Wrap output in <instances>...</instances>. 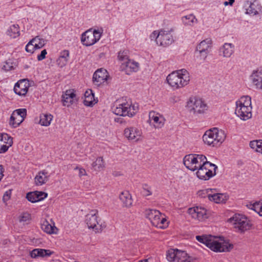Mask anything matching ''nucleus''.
<instances>
[{
	"label": "nucleus",
	"instance_id": "1",
	"mask_svg": "<svg viewBox=\"0 0 262 262\" xmlns=\"http://www.w3.org/2000/svg\"><path fill=\"white\" fill-rule=\"evenodd\" d=\"M196 240L214 252H227L233 248V245L220 237L211 235H197Z\"/></svg>",
	"mask_w": 262,
	"mask_h": 262
},
{
	"label": "nucleus",
	"instance_id": "2",
	"mask_svg": "<svg viewBox=\"0 0 262 262\" xmlns=\"http://www.w3.org/2000/svg\"><path fill=\"white\" fill-rule=\"evenodd\" d=\"M139 110V105L132 103L130 100L121 98L118 100L113 108V113L118 116L123 117L134 116Z\"/></svg>",
	"mask_w": 262,
	"mask_h": 262
},
{
	"label": "nucleus",
	"instance_id": "3",
	"mask_svg": "<svg viewBox=\"0 0 262 262\" xmlns=\"http://www.w3.org/2000/svg\"><path fill=\"white\" fill-rule=\"evenodd\" d=\"M166 81L170 86L177 90L188 84L190 81V75L185 69L177 70L167 76Z\"/></svg>",
	"mask_w": 262,
	"mask_h": 262
},
{
	"label": "nucleus",
	"instance_id": "4",
	"mask_svg": "<svg viewBox=\"0 0 262 262\" xmlns=\"http://www.w3.org/2000/svg\"><path fill=\"white\" fill-rule=\"evenodd\" d=\"M226 138L225 132L216 127L206 130L202 137L204 143L212 147L220 145L225 141Z\"/></svg>",
	"mask_w": 262,
	"mask_h": 262
},
{
	"label": "nucleus",
	"instance_id": "5",
	"mask_svg": "<svg viewBox=\"0 0 262 262\" xmlns=\"http://www.w3.org/2000/svg\"><path fill=\"white\" fill-rule=\"evenodd\" d=\"M235 113L243 120H247L251 118V98L249 96H243L236 101Z\"/></svg>",
	"mask_w": 262,
	"mask_h": 262
},
{
	"label": "nucleus",
	"instance_id": "6",
	"mask_svg": "<svg viewBox=\"0 0 262 262\" xmlns=\"http://www.w3.org/2000/svg\"><path fill=\"white\" fill-rule=\"evenodd\" d=\"M173 31V29L156 30L150 34L149 38L151 40H155L158 46L166 47L171 45L174 41L172 34Z\"/></svg>",
	"mask_w": 262,
	"mask_h": 262
},
{
	"label": "nucleus",
	"instance_id": "7",
	"mask_svg": "<svg viewBox=\"0 0 262 262\" xmlns=\"http://www.w3.org/2000/svg\"><path fill=\"white\" fill-rule=\"evenodd\" d=\"M206 157L202 154H189L184 157L183 163L186 167L194 171L207 160Z\"/></svg>",
	"mask_w": 262,
	"mask_h": 262
},
{
	"label": "nucleus",
	"instance_id": "8",
	"mask_svg": "<svg viewBox=\"0 0 262 262\" xmlns=\"http://www.w3.org/2000/svg\"><path fill=\"white\" fill-rule=\"evenodd\" d=\"M145 214L151 224L157 228L164 229L168 226V222L159 211L148 209L145 211Z\"/></svg>",
	"mask_w": 262,
	"mask_h": 262
},
{
	"label": "nucleus",
	"instance_id": "9",
	"mask_svg": "<svg viewBox=\"0 0 262 262\" xmlns=\"http://www.w3.org/2000/svg\"><path fill=\"white\" fill-rule=\"evenodd\" d=\"M166 258L169 262H195V258L189 255L185 251L178 249L168 251Z\"/></svg>",
	"mask_w": 262,
	"mask_h": 262
},
{
	"label": "nucleus",
	"instance_id": "10",
	"mask_svg": "<svg viewBox=\"0 0 262 262\" xmlns=\"http://www.w3.org/2000/svg\"><path fill=\"white\" fill-rule=\"evenodd\" d=\"M228 222L234 228L241 232H244L250 229L251 224L248 218L241 214H235L228 219Z\"/></svg>",
	"mask_w": 262,
	"mask_h": 262
},
{
	"label": "nucleus",
	"instance_id": "11",
	"mask_svg": "<svg viewBox=\"0 0 262 262\" xmlns=\"http://www.w3.org/2000/svg\"><path fill=\"white\" fill-rule=\"evenodd\" d=\"M186 107L190 113L193 114H203L208 108L206 103L201 98L196 97L189 98Z\"/></svg>",
	"mask_w": 262,
	"mask_h": 262
},
{
	"label": "nucleus",
	"instance_id": "12",
	"mask_svg": "<svg viewBox=\"0 0 262 262\" xmlns=\"http://www.w3.org/2000/svg\"><path fill=\"white\" fill-rule=\"evenodd\" d=\"M103 30H93L90 29L82 33L81 41L82 44L86 46H90L94 45L100 39Z\"/></svg>",
	"mask_w": 262,
	"mask_h": 262
},
{
	"label": "nucleus",
	"instance_id": "13",
	"mask_svg": "<svg viewBox=\"0 0 262 262\" xmlns=\"http://www.w3.org/2000/svg\"><path fill=\"white\" fill-rule=\"evenodd\" d=\"M216 169L217 166L207 161V160L204 164H202L196 170V174L199 179L207 180L215 175Z\"/></svg>",
	"mask_w": 262,
	"mask_h": 262
},
{
	"label": "nucleus",
	"instance_id": "14",
	"mask_svg": "<svg viewBox=\"0 0 262 262\" xmlns=\"http://www.w3.org/2000/svg\"><path fill=\"white\" fill-rule=\"evenodd\" d=\"M86 223L89 228L93 229L96 232L101 230V225L100 224V219L97 210H92L86 215Z\"/></svg>",
	"mask_w": 262,
	"mask_h": 262
},
{
	"label": "nucleus",
	"instance_id": "15",
	"mask_svg": "<svg viewBox=\"0 0 262 262\" xmlns=\"http://www.w3.org/2000/svg\"><path fill=\"white\" fill-rule=\"evenodd\" d=\"M124 135L128 140L133 142H140L143 139L142 130L135 126L125 128L124 130Z\"/></svg>",
	"mask_w": 262,
	"mask_h": 262
},
{
	"label": "nucleus",
	"instance_id": "16",
	"mask_svg": "<svg viewBox=\"0 0 262 262\" xmlns=\"http://www.w3.org/2000/svg\"><path fill=\"white\" fill-rule=\"evenodd\" d=\"M149 124L156 129L163 127L165 123V119L163 115L156 111H150L149 113Z\"/></svg>",
	"mask_w": 262,
	"mask_h": 262
},
{
	"label": "nucleus",
	"instance_id": "17",
	"mask_svg": "<svg viewBox=\"0 0 262 262\" xmlns=\"http://www.w3.org/2000/svg\"><path fill=\"white\" fill-rule=\"evenodd\" d=\"M187 213L194 219L203 221L208 217L207 210L202 207H194L188 209Z\"/></svg>",
	"mask_w": 262,
	"mask_h": 262
},
{
	"label": "nucleus",
	"instance_id": "18",
	"mask_svg": "<svg viewBox=\"0 0 262 262\" xmlns=\"http://www.w3.org/2000/svg\"><path fill=\"white\" fill-rule=\"evenodd\" d=\"M249 80L257 90L262 91V69H256L252 71Z\"/></svg>",
	"mask_w": 262,
	"mask_h": 262
},
{
	"label": "nucleus",
	"instance_id": "19",
	"mask_svg": "<svg viewBox=\"0 0 262 262\" xmlns=\"http://www.w3.org/2000/svg\"><path fill=\"white\" fill-rule=\"evenodd\" d=\"M109 75L107 71L103 68L98 69L93 74V79L94 84L100 85L106 82Z\"/></svg>",
	"mask_w": 262,
	"mask_h": 262
},
{
	"label": "nucleus",
	"instance_id": "20",
	"mask_svg": "<svg viewBox=\"0 0 262 262\" xmlns=\"http://www.w3.org/2000/svg\"><path fill=\"white\" fill-rule=\"evenodd\" d=\"M62 103L64 106L69 107L76 103L78 100L75 91L73 89H69L63 94L62 96Z\"/></svg>",
	"mask_w": 262,
	"mask_h": 262
},
{
	"label": "nucleus",
	"instance_id": "21",
	"mask_svg": "<svg viewBox=\"0 0 262 262\" xmlns=\"http://www.w3.org/2000/svg\"><path fill=\"white\" fill-rule=\"evenodd\" d=\"M30 86L29 81L27 79H21L16 82L14 86L15 93L20 96L26 95Z\"/></svg>",
	"mask_w": 262,
	"mask_h": 262
},
{
	"label": "nucleus",
	"instance_id": "22",
	"mask_svg": "<svg viewBox=\"0 0 262 262\" xmlns=\"http://www.w3.org/2000/svg\"><path fill=\"white\" fill-rule=\"evenodd\" d=\"M13 144V138L6 133H0V154L5 153Z\"/></svg>",
	"mask_w": 262,
	"mask_h": 262
},
{
	"label": "nucleus",
	"instance_id": "23",
	"mask_svg": "<svg viewBox=\"0 0 262 262\" xmlns=\"http://www.w3.org/2000/svg\"><path fill=\"white\" fill-rule=\"evenodd\" d=\"M121 68L126 74L129 75L133 72L139 71L140 64L138 62L129 59L126 62L121 63Z\"/></svg>",
	"mask_w": 262,
	"mask_h": 262
},
{
	"label": "nucleus",
	"instance_id": "24",
	"mask_svg": "<svg viewBox=\"0 0 262 262\" xmlns=\"http://www.w3.org/2000/svg\"><path fill=\"white\" fill-rule=\"evenodd\" d=\"M212 47V40L210 38H206L200 42L196 47V50L199 51L201 55L204 60L210 52Z\"/></svg>",
	"mask_w": 262,
	"mask_h": 262
},
{
	"label": "nucleus",
	"instance_id": "25",
	"mask_svg": "<svg viewBox=\"0 0 262 262\" xmlns=\"http://www.w3.org/2000/svg\"><path fill=\"white\" fill-rule=\"evenodd\" d=\"M235 47L231 43H225L219 50L220 55L224 58H230L234 53Z\"/></svg>",
	"mask_w": 262,
	"mask_h": 262
},
{
	"label": "nucleus",
	"instance_id": "26",
	"mask_svg": "<svg viewBox=\"0 0 262 262\" xmlns=\"http://www.w3.org/2000/svg\"><path fill=\"white\" fill-rule=\"evenodd\" d=\"M48 194L42 191H34L27 193L26 198L28 200L32 203L41 201L46 198Z\"/></svg>",
	"mask_w": 262,
	"mask_h": 262
},
{
	"label": "nucleus",
	"instance_id": "27",
	"mask_svg": "<svg viewBox=\"0 0 262 262\" xmlns=\"http://www.w3.org/2000/svg\"><path fill=\"white\" fill-rule=\"evenodd\" d=\"M119 199L124 207L129 208L132 206L133 200L132 196L127 191L122 192L119 195Z\"/></svg>",
	"mask_w": 262,
	"mask_h": 262
},
{
	"label": "nucleus",
	"instance_id": "28",
	"mask_svg": "<svg viewBox=\"0 0 262 262\" xmlns=\"http://www.w3.org/2000/svg\"><path fill=\"white\" fill-rule=\"evenodd\" d=\"M50 175L46 170H43L38 172L35 177V183L36 185L41 186L49 180Z\"/></svg>",
	"mask_w": 262,
	"mask_h": 262
},
{
	"label": "nucleus",
	"instance_id": "29",
	"mask_svg": "<svg viewBox=\"0 0 262 262\" xmlns=\"http://www.w3.org/2000/svg\"><path fill=\"white\" fill-rule=\"evenodd\" d=\"M41 228L45 232L49 234H57V228L54 224H50L47 220H43L41 222Z\"/></svg>",
	"mask_w": 262,
	"mask_h": 262
},
{
	"label": "nucleus",
	"instance_id": "30",
	"mask_svg": "<svg viewBox=\"0 0 262 262\" xmlns=\"http://www.w3.org/2000/svg\"><path fill=\"white\" fill-rule=\"evenodd\" d=\"M54 252L50 250L43 249H35L30 252V256L32 258H35L37 257H49Z\"/></svg>",
	"mask_w": 262,
	"mask_h": 262
},
{
	"label": "nucleus",
	"instance_id": "31",
	"mask_svg": "<svg viewBox=\"0 0 262 262\" xmlns=\"http://www.w3.org/2000/svg\"><path fill=\"white\" fill-rule=\"evenodd\" d=\"M212 191L211 194H209V200L215 203H224L228 199V196L225 193H215Z\"/></svg>",
	"mask_w": 262,
	"mask_h": 262
},
{
	"label": "nucleus",
	"instance_id": "32",
	"mask_svg": "<svg viewBox=\"0 0 262 262\" xmlns=\"http://www.w3.org/2000/svg\"><path fill=\"white\" fill-rule=\"evenodd\" d=\"M83 103L85 106H92L97 103V101L94 97V94L91 90L85 91Z\"/></svg>",
	"mask_w": 262,
	"mask_h": 262
},
{
	"label": "nucleus",
	"instance_id": "33",
	"mask_svg": "<svg viewBox=\"0 0 262 262\" xmlns=\"http://www.w3.org/2000/svg\"><path fill=\"white\" fill-rule=\"evenodd\" d=\"M70 53L68 50L62 51L58 58L56 60L57 64L60 68L64 67L67 64L69 59Z\"/></svg>",
	"mask_w": 262,
	"mask_h": 262
},
{
	"label": "nucleus",
	"instance_id": "34",
	"mask_svg": "<svg viewBox=\"0 0 262 262\" xmlns=\"http://www.w3.org/2000/svg\"><path fill=\"white\" fill-rule=\"evenodd\" d=\"M40 125L43 126H49L53 119V116L49 113H42L39 116Z\"/></svg>",
	"mask_w": 262,
	"mask_h": 262
},
{
	"label": "nucleus",
	"instance_id": "35",
	"mask_svg": "<svg viewBox=\"0 0 262 262\" xmlns=\"http://www.w3.org/2000/svg\"><path fill=\"white\" fill-rule=\"evenodd\" d=\"M6 34L11 38H15L20 35L19 27L17 24H14L7 29Z\"/></svg>",
	"mask_w": 262,
	"mask_h": 262
},
{
	"label": "nucleus",
	"instance_id": "36",
	"mask_svg": "<svg viewBox=\"0 0 262 262\" xmlns=\"http://www.w3.org/2000/svg\"><path fill=\"white\" fill-rule=\"evenodd\" d=\"M247 4L249 5V7L246 9L247 14L256 15L259 12L262 13V7L260 6L257 5L255 8V5L249 1L247 2Z\"/></svg>",
	"mask_w": 262,
	"mask_h": 262
},
{
	"label": "nucleus",
	"instance_id": "37",
	"mask_svg": "<svg viewBox=\"0 0 262 262\" xmlns=\"http://www.w3.org/2000/svg\"><path fill=\"white\" fill-rule=\"evenodd\" d=\"M181 20L183 24L185 26H193L198 23V19L192 14H190L182 17Z\"/></svg>",
	"mask_w": 262,
	"mask_h": 262
},
{
	"label": "nucleus",
	"instance_id": "38",
	"mask_svg": "<svg viewBox=\"0 0 262 262\" xmlns=\"http://www.w3.org/2000/svg\"><path fill=\"white\" fill-rule=\"evenodd\" d=\"M94 170L100 171L105 167V163L102 157H98L92 164Z\"/></svg>",
	"mask_w": 262,
	"mask_h": 262
},
{
	"label": "nucleus",
	"instance_id": "39",
	"mask_svg": "<svg viewBox=\"0 0 262 262\" xmlns=\"http://www.w3.org/2000/svg\"><path fill=\"white\" fill-rule=\"evenodd\" d=\"M247 206L250 209L255 211L260 216H262V200L253 203H250Z\"/></svg>",
	"mask_w": 262,
	"mask_h": 262
},
{
	"label": "nucleus",
	"instance_id": "40",
	"mask_svg": "<svg viewBox=\"0 0 262 262\" xmlns=\"http://www.w3.org/2000/svg\"><path fill=\"white\" fill-rule=\"evenodd\" d=\"M23 121V118H20L19 116L14 115L13 114H12L10 118L9 124L11 127L16 128Z\"/></svg>",
	"mask_w": 262,
	"mask_h": 262
},
{
	"label": "nucleus",
	"instance_id": "41",
	"mask_svg": "<svg viewBox=\"0 0 262 262\" xmlns=\"http://www.w3.org/2000/svg\"><path fill=\"white\" fill-rule=\"evenodd\" d=\"M249 145L254 151L262 154V140L252 141Z\"/></svg>",
	"mask_w": 262,
	"mask_h": 262
},
{
	"label": "nucleus",
	"instance_id": "42",
	"mask_svg": "<svg viewBox=\"0 0 262 262\" xmlns=\"http://www.w3.org/2000/svg\"><path fill=\"white\" fill-rule=\"evenodd\" d=\"M32 42L34 43L36 49H39L43 47L45 45V41L43 39H41L36 37L32 39Z\"/></svg>",
	"mask_w": 262,
	"mask_h": 262
},
{
	"label": "nucleus",
	"instance_id": "43",
	"mask_svg": "<svg viewBox=\"0 0 262 262\" xmlns=\"http://www.w3.org/2000/svg\"><path fill=\"white\" fill-rule=\"evenodd\" d=\"M118 58L121 63L126 62L129 59L127 51H120L118 53Z\"/></svg>",
	"mask_w": 262,
	"mask_h": 262
},
{
	"label": "nucleus",
	"instance_id": "44",
	"mask_svg": "<svg viewBox=\"0 0 262 262\" xmlns=\"http://www.w3.org/2000/svg\"><path fill=\"white\" fill-rule=\"evenodd\" d=\"M142 191L143 195L145 196L151 195L152 194L151 188L150 186L146 184H144L142 186Z\"/></svg>",
	"mask_w": 262,
	"mask_h": 262
},
{
	"label": "nucleus",
	"instance_id": "45",
	"mask_svg": "<svg viewBox=\"0 0 262 262\" xmlns=\"http://www.w3.org/2000/svg\"><path fill=\"white\" fill-rule=\"evenodd\" d=\"M12 114L14 115L19 116L20 118H23L24 120L27 115V110L26 108L17 109L14 111Z\"/></svg>",
	"mask_w": 262,
	"mask_h": 262
},
{
	"label": "nucleus",
	"instance_id": "46",
	"mask_svg": "<svg viewBox=\"0 0 262 262\" xmlns=\"http://www.w3.org/2000/svg\"><path fill=\"white\" fill-rule=\"evenodd\" d=\"M213 190H214L209 188L202 190L198 192V195L202 198L207 197L209 199V194H211V193L212 192Z\"/></svg>",
	"mask_w": 262,
	"mask_h": 262
},
{
	"label": "nucleus",
	"instance_id": "47",
	"mask_svg": "<svg viewBox=\"0 0 262 262\" xmlns=\"http://www.w3.org/2000/svg\"><path fill=\"white\" fill-rule=\"evenodd\" d=\"M31 219V215L29 213L24 212L19 216V221L23 223H27Z\"/></svg>",
	"mask_w": 262,
	"mask_h": 262
},
{
	"label": "nucleus",
	"instance_id": "48",
	"mask_svg": "<svg viewBox=\"0 0 262 262\" xmlns=\"http://www.w3.org/2000/svg\"><path fill=\"white\" fill-rule=\"evenodd\" d=\"M15 64L10 60H8L4 64L3 69L6 71L12 70L14 68Z\"/></svg>",
	"mask_w": 262,
	"mask_h": 262
},
{
	"label": "nucleus",
	"instance_id": "49",
	"mask_svg": "<svg viewBox=\"0 0 262 262\" xmlns=\"http://www.w3.org/2000/svg\"><path fill=\"white\" fill-rule=\"evenodd\" d=\"M34 43L32 42L31 40L26 46V51L27 52L33 53L35 50H36Z\"/></svg>",
	"mask_w": 262,
	"mask_h": 262
},
{
	"label": "nucleus",
	"instance_id": "50",
	"mask_svg": "<svg viewBox=\"0 0 262 262\" xmlns=\"http://www.w3.org/2000/svg\"><path fill=\"white\" fill-rule=\"evenodd\" d=\"M47 52L46 50H45V49L43 50L42 51H41L40 54L37 56V59L39 61H41V60L44 59L46 57V55H47Z\"/></svg>",
	"mask_w": 262,
	"mask_h": 262
},
{
	"label": "nucleus",
	"instance_id": "51",
	"mask_svg": "<svg viewBox=\"0 0 262 262\" xmlns=\"http://www.w3.org/2000/svg\"><path fill=\"white\" fill-rule=\"evenodd\" d=\"M75 169H78V175L80 177L86 175V172L85 170L82 168H78V167H77L76 168H75Z\"/></svg>",
	"mask_w": 262,
	"mask_h": 262
},
{
	"label": "nucleus",
	"instance_id": "52",
	"mask_svg": "<svg viewBox=\"0 0 262 262\" xmlns=\"http://www.w3.org/2000/svg\"><path fill=\"white\" fill-rule=\"evenodd\" d=\"M10 198V192L6 191L3 196L4 201L8 200Z\"/></svg>",
	"mask_w": 262,
	"mask_h": 262
},
{
	"label": "nucleus",
	"instance_id": "53",
	"mask_svg": "<svg viewBox=\"0 0 262 262\" xmlns=\"http://www.w3.org/2000/svg\"><path fill=\"white\" fill-rule=\"evenodd\" d=\"M4 170L2 165H0V180L2 179L4 176L3 174Z\"/></svg>",
	"mask_w": 262,
	"mask_h": 262
},
{
	"label": "nucleus",
	"instance_id": "54",
	"mask_svg": "<svg viewBox=\"0 0 262 262\" xmlns=\"http://www.w3.org/2000/svg\"><path fill=\"white\" fill-rule=\"evenodd\" d=\"M234 2V0H229V5L232 6Z\"/></svg>",
	"mask_w": 262,
	"mask_h": 262
},
{
	"label": "nucleus",
	"instance_id": "55",
	"mask_svg": "<svg viewBox=\"0 0 262 262\" xmlns=\"http://www.w3.org/2000/svg\"><path fill=\"white\" fill-rule=\"evenodd\" d=\"M224 5L225 6H228V5H229V2H228L226 1V2H225L224 3Z\"/></svg>",
	"mask_w": 262,
	"mask_h": 262
},
{
	"label": "nucleus",
	"instance_id": "56",
	"mask_svg": "<svg viewBox=\"0 0 262 262\" xmlns=\"http://www.w3.org/2000/svg\"><path fill=\"white\" fill-rule=\"evenodd\" d=\"M138 262H148V260L147 259H144V260H140Z\"/></svg>",
	"mask_w": 262,
	"mask_h": 262
}]
</instances>
